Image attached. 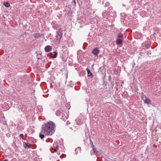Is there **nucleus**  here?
<instances>
[{
    "instance_id": "1",
    "label": "nucleus",
    "mask_w": 161,
    "mask_h": 161,
    "mask_svg": "<svg viewBox=\"0 0 161 161\" xmlns=\"http://www.w3.org/2000/svg\"><path fill=\"white\" fill-rule=\"evenodd\" d=\"M56 125L52 121L48 122L42 125V132L46 135H52L55 132Z\"/></svg>"
},
{
    "instance_id": "2",
    "label": "nucleus",
    "mask_w": 161,
    "mask_h": 161,
    "mask_svg": "<svg viewBox=\"0 0 161 161\" xmlns=\"http://www.w3.org/2000/svg\"><path fill=\"white\" fill-rule=\"evenodd\" d=\"M63 34L60 31H58L56 36V42L57 43H59L60 42V39L62 37Z\"/></svg>"
},
{
    "instance_id": "3",
    "label": "nucleus",
    "mask_w": 161,
    "mask_h": 161,
    "mask_svg": "<svg viewBox=\"0 0 161 161\" xmlns=\"http://www.w3.org/2000/svg\"><path fill=\"white\" fill-rule=\"evenodd\" d=\"M151 46V42L149 41H146L142 44V46L145 47L147 49L150 47Z\"/></svg>"
},
{
    "instance_id": "4",
    "label": "nucleus",
    "mask_w": 161,
    "mask_h": 161,
    "mask_svg": "<svg viewBox=\"0 0 161 161\" xmlns=\"http://www.w3.org/2000/svg\"><path fill=\"white\" fill-rule=\"evenodd\" d=\"M75 121V122L74 123L72 126L71 127L72 130L77 129H78L79 124L78 122L77 121V120H76Z\"/></svg>"
},
{
    "instance_id": "5",
    "label": "nucleus",
    "mask_w": 161,
    "mask_h": 161,
    "mask_svg": "<svg viewBox=\"0 0 161 161\" xmlns=\"http://www.w3.org/2000/svg\"><path fill=\"white\" fill-rule=\"evenodd\" d=\"M98 48H96L94 49L92 51V53L96 56H97L98 54L100 52V50L98 49Z\"/></svg>"
},
{
    "instance_id": "6",
    "label": "nucleus",
    "mask_w": 161,
    "mask_h": 161,
    "mask_svg": "<svg viewBox=\"0 0 161 161\" xmlns=\"http://www.w3.org/2000/svg\"><path fill=\"white\" fill-rule=\"evenodd\" d=\"M44 49L46 52H48L51 51L52 48L50 46L47 45L45 47Z\"/></svg>"
},
{
    "instance_id": "7",
    "label": "nucleus",
    "mask_w": 161,
    "mask_h": 161,
    "mask_svg": "<svg viewBox=\"0 0 161 161\" xmlns=\"http://www.w3.org/2000/svg\"><path fill=\"white\" fill-rule=\"evenodd\" d=\"M56 114L58 116H62L63 117V111L62 110H58L56 112Z\"/></svg>"
},
{
    "instance_id": "8",
    "label": "nucleus",
    "mask_w": 161,
    "mask_h": 161,
    "mask_svg": "<svg viewBox=\"0 0 161 161\" xmlns=\"http://www.w3.org/2000/svg\"><path fill=\"white\" fill-rule=\"evenodd\" d=\"M23 145L24 147L25 148H29L30 147V144L27 142H24Z\"/></svg>"
},
{
    "instance_id": "9",
    "label": "nucleus",
    "mask_w": 161,
    "mask_h": 161,
    "mask_svg": "<svg viewBox=\"0 0 161 161\" xmlns=\"http://www.w3.org/2000/svg\"><path fill=\"white\" fill-rule=\"evenodd\" d=\"M143 100L144 101V102L147 104H149L150 103V99L147 98V97H145L143 99Z\"/></svg>"
},
{
    "instance_id": "10",
    "label": "nucleus",
    "mask_w": 161,
    "mask_h": 161,
    "mask_svg": "<svg viewBox=\"0 0 161 161\" xmlns=\"http://www.w3.org/2000/svg\"><path fill=\"white\" fill-rule=\"evenodd\" d=\"M34 36L35 38H38L41 36V35L38 33H35L34 34Z\"/></svg>"
},
{
    "instance_id": "11",
    "label": "nucleus",
    "mask_w": 161,
    "mask_h": 161,
    "mask_svg": "<svg viewBox=\"0 0 161 161\" xmlns=\"http://www.w3.org/2000/svg\"><path fill=\"white\" fill-rule=\"evenodd\" d=\"M116 43L117 44L120 45L122 43V40H121V39H118L116 40Z\"/></svg>"
},
{
    "instance_id": "12",
    "label": "nucleus",
    "mask_w": 161,
    "mask_h": 161,
    "mask_svg": "<svg viewBox=\"0 0 161 161\" xmlns=\"http://www.w3.org/2000/svg\"><path fill=\"white\" fill-rule=\"evenodd\" d=\"M117 37L119 39H121L124 37V35L122 33L119 34Z\"/></svg>"
},
{
    "instance_id": "13",
    "label": "nucleus",
    "mask_w": 161,
    "mask_h": 161,
    "mask_svg": "<svg viewBox=\"0 0 161 161\" xmlns=\"http://www.w3.org/2000/svg\"><path fill=\"white\" fill-rule=\"evenodd\" d=\"M87 72L88 76H92V74L90 72V70L88 69H86Z\"/></svg>"
},
{
    "instance_id": "14",
    "label": "nucleus",
    "mask_w": 161,
    "mask_h": 161,
    "mask_svg": "<svg viewBox=\"0 0 161 161\" xmlns=\"http://www.w3.org/2000/svg\"><path fill=\"white\" fill-rule=\"evenodd\" d=\"M4 5L7 7H9L10 6V4L8 2H4Z\"/></svg>"
},
{
    "instance_id": "15",
    "label": "nucleus",
    "mask_w": 161,
    "mask_h": 161,
    "mask_svg": "<svg viewBox=\"0 0 161 161\" xmlns=\"http://www.w3.org/2000/svg\"><path fill=\"white\" fill-rule=\"evenodd\" d=\"M53 53H54V54L52 56V57L53 58H55L57 57V54H58L56 52L54 51L53 52Z\"/></svg>"
},
{
    "instance_id": "16",
    "label": "nucleus",
    "mask_w": 161,
    "mask_h": 161,
    "mask_svg": "<svg viewBox=\"0 0 161 161\" xmlns=\"http://www.w3.org/2000/svg\"><path fill=\"white\" fill-rule=\"evenodd\" d=\"M53 149H54L55 151H56L58 150V146L56 145V144H54L53 148Z\"/></svg>"
},
{
    "instance_id": "17",
    "label": "nucleus",
    "mask_w": 161,
    "mask_h": 161,
    "mask_svg": "<svg viewBox=\"0 0 161 161\" xmlns=\"http://www.w3.org/2000/svg\"><path fill=\"white\" fill-rule=\"evenodd\" d=\"M39 137L41 138L42 139L44 138V135L43 134H40Z\"/></svg>"
},
{
    "instance_id": "18",
    "label": "nucleus",
    "mask_w": 161,
    "mask_h": 161,
    "mask_svg": "<svg viewBox=\"0 0 161 161\" xmlns=\"http://www.w3.org/2000/svg\"><path fill=\"white\" fill-rule=\"evenodd\" d=\"M23 136H24V135L23 134H20L19 136V137L20 138H22V140H25V139L23 138Z\"/></svg>"
},
{
    "instance_id": "19",
    "label": "nucleus",
    "mask_w": 161,
    "mask_h": 161,
    "mask_svg": "<svg viewBox=\"0 0 161 161\" xmlns=\"http://www.w3.org/2000/svg\"><path fill=\"white\" fill-rule=\"evenodd\" d=\"M73 1L74 3V4L75 5L76 4V2H75V0H73Z\"/></svg>"
},
{
    "instance_id": "20",
    "label": "nucleus",
    "mask_w": 161,
    "mask_h": 161,
    "mask_svg": "<svg viewBox=\"0 0 161 161\" xmlns=\"http://www.w3.org/2000/svg\"><path fill=\"white\" fill-rule=\"evenodd\" d=\"M93 153H95V150L94 149H93Z\"/></svg>"
},
{
    "instance_id": "21",
    "label": "nucleus",
    "mask_w": 161,
    "mask_h": 161,
    "mask_svg": "<svg viewBox=\"0 0 161 161\" xmlns=\"http://www.w3.org/2000/svg\"><path fill=\"white\" fill-rule=\"evenodd\" d=\"M3 161H8V160H4Z\"/></svg>"
}]
</instances>
